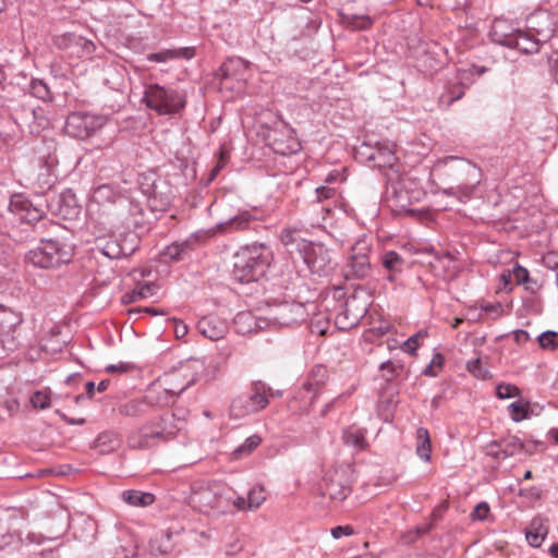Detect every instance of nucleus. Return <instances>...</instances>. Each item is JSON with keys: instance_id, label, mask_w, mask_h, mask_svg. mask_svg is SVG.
Masks as SVG:
<instances>
[{"instance_id": "4468645a", "label": "nucleus", "mask_w": 558, "mask_h": 558, "mask_svg": "<svg viewBox=\"0 0 558 558\" xmlns=\"http://www.w3.org/2000/svg\"><path fill=\"white\" fill-rule=\"evenodd\" d=\"M371 245L366 239H360L351 247L349 263L347 265L345 278L364 279L371 272L368 253Z\"/></svg>"}, {"instance_id": "b1692460", "label": "nucleus", "mask_w": 558, "mask_h": 558, "mask_svg": "<svg viewBox=\"0 0 558 558\" xmlns=\"http://www.w3.org/2000/svg\"><path fill=\"white\" fill-rule=\"evenodd\" d=\"M10 210L19 216V218L27 223L39 222L44 218V211L34 207L33 204L23 198L20 195H16L11 198L9 204Z\"/></svg>"}, {"instance_id": "e433bc0d", "label": "nucleus", "mask_w": 558, "mask_h": 558, "mask_svg": "<svg viewBox=\"0 0 558 558\" xmlns=\"http://www.w3.org/2000/svg\"><path fill=\"white\" fill-rule=\"evenodd\" d=\"M149 411L145 397L143 399L130 400L119 409L120 414L124 416L136 417L146 414Z\"/></svg>"}, {"instance_id": "58836bf2", "label": "nucleus", "mask_w": 558, "mask_h": 558, "mask_svg": "<svg viewBox=\"0 0 558 558\" xmlns=\"http://www.w3.org/2000/svg\"><path fill=\"white\" fill-rule=\"evenodd\" d=\"M156 286L153 283H138L130 293L124 295L125 302H137L155 294Z\"/></svg>"}, {"instance_id": "13d9d810", "label": "nucleus", "mask_w": 558, "mask_h": 558, "mask_svg": "<svg viewBox=\"0 0 558 558\" xmlns=\"http://www.w3.org/2000/svg\"><path fill=\"white\" fill-rule=\"evenodd\" d=\"M522 442H523L522 452H525L526 454L531 456V454L542 452L545 450V444L542 441L527 440V441H522Z\"/></svg>"}, {"instance_id": "e2e57ef3", "label": "nucleus", "mask_w": 558, "mask_h": 558, "mask_svg": "<svg viewBox=\"0 0 558 558\" xmlns=\"http://www.w3.org/2000/svg\"><path fill=\"white\" fill-rule=\"evenodd\" d=\"M520 496L529 498V499H539L542 496V489L536 486H532L529 488H522L519 493Z\"/></svg>"}, {"instance_id": "39448f33", "label": "nucleus", "mask_w": 558, "mask_h": 558, "mask_svg": "<svg viewBox=\"0 0 558 558\" xmlns=\"http://www.w3.org/2000/svg\"><path fill=\"white\" fill-rule=\"evenodd\" d=\"M143 100L149 109L161 116L175 114L186 105L184 94L159 84L148 85L144 92Z\"/></svg>"}, {"instance_id": "f03ea898", "label": "nucleus", "mask_w": 558, "mask_h": 558, "mask_svg": "<svg viewBox=\"0 0 558 558\" xmlns=\"http://www.w3.org/2000/svg\"><path fill=\"white\" fill-rule=\"evenodd\" d=\"M270 263V251L265 244L242 247L234 256L232 276L241 283L257 281Z\"/></svg>"}, {"instance_id": "37998d69", "label": "nucleus", "mask_w": 558, "mask_h": 558, "mask_svg": "<svg viewBox=\"0 0 558 558\" xmlns=\"http://www.w3.org/2000/svg\"><path fill=\"white\" fill-rule=\"evenodd\" d=\"M72 43L78 47L81 50L78 51L80 57H86L89 58L93 56V53L96 50V46L93 41L82 37V36H75L73 35L71 37Z\"/></svg>"}, {"instance_id": "052dcab7", "label": "nucleus", "mask_w": 558, "mask_h": 558, "mask_svg": "<svg viewBox=\"0 0 558 558\" xmlns=\"http://www.w3.org/2000/svg\"><path fill=\"white\" fill-rule=\"evenodd\" d=\"M13 537L8 527L0 522V549L9 546L13 542Z\"/></svg>"}, {"instance_id": "c03bdc74", "label": "nucleus", "mask_w": 558, "mask_h": 558, "mask_svg": "<svg viewBox=\"0 0 558 558\" xmlns=\"http://www.w3.org/2000/svg\"><path fill=\"white\" fill-rule=\"evenodd\" d=\"M508 411L510 414V417L514 422H521L525 418H527L529 415V403H523L521 401H515L509 404Z\"/></svg>"}, {"instance_id": "a211bd4d", "label": "nucleus", "mask_w": 558, "mask_h": 558, "mask_svg": "<svg viewBox=\"0 0 558 558\" xmlns=\"http://www.w3.org/2000/svg\"><path fill=\"white\" fill-rule=\"evenodd\" d=\"M120 199H125L120 196L111 185L104 184L95 189L89 208L104 215L116 217L117 204Z\"/></svg>"}, {"instance_id": "338daca9", "label": "nucleus", "mask_w": 558, "mask_h": 558, "mask_svg": "<svg viewBox=\"0 0 558 558\" xmlns=\"http://www.w3.org/2000/svg\"><path fill=\"white\" fill-rule=\"evenodd\" d=\"M189 331L187 326L181 320H174V335L177 338H183Z\"/></svg>"}, {"instance_id": "774afa93", "label": "nucleus", "mask_w": 558, "mask_h": 558, "mask_svg": "<svg viewBox=\"0 0 558 558\" xmlns=\"http://www.w3.org/2000/svg\"><path fill=\"white\" fill-rule=\"evenodd\" d=\"M557 255L554 254V253H549L547 254L545 257H544V264L547 268L549 269H557L558 268V262L556 260L557 259Z\"/></svg>"}, {"instance_id": "864d4df0", "label": "nucleus", "mask_w": 558, "mask_h": 558, "mask_svg": "<svg viewBox=\"0 0 558 558\" xmlns=\"http://www.w3.org/2000/svg\"><path fill=\"white\" fill-rule=\"evenodd\" d=\"M433 529V523H424L422 525H417L414 531L409 532L405 536L407 543L415 542L418 537L428 534Z\"/></svg>"}, {"instance_id": "a19ab883", "label": "nucleus", "mask_w": 558, "mask_h": 558, "mask_svg": "<svg viewBox=\"0 0 558 558\" xmlns=\"http://www.w3.org/2000/svg\"><path fill=\"white\" fill-rule=\"evenodd\" d=\"M29 94L41 100H51L52 95L48 85L38 78L32 80L29 84Z\"/></svg>"}, {"instance_id": "ea45409f", "label": "nucleus", "mask_w": 558, "mask_h": 558, "mask_svg": "<svg viewBox=\"0 0 558 558\" xmlns=\"http://www.w3.org/2000/svg\"><path fill=\"white\" fill-rule=\"evenodd\" d=\"M427 336L426 329H421L410 338H408L402 344L401 350L410 355H415L416 350L421 347L422 340Z\"/></svg>"}, {"instance_id": "5701e85b", "label": "nucleus", "mask_w": 558, "mask_h": 558, "mask_svg": "<svg viewBox=\"0 0 558 558\" xmlns=\"http://www.w3.org/2000/svg\"><path fill=\"white\" fill-rule=\"evenodd\" d=\"M523 442L517 436H507L498 441H492L487 454L496 459H507L522 452Z\"/></svg>"}, {"instance_id": "f8f14e48", "label": "nucleus", "mask_w": 558, "mask_h": 558, "mask_svg": "<svg viewBox=\"0 0 558 558\" xmlns=\"http://www.w3.org/2000/svg\"><path fill=\"white\" fill-rule=\"evenodd\" d=\"M173 377L174 376H165L162 384L154 386L144 396L149 410L151 408H162L173 404L177 397H179L194 383L193 379H189L180 388H177L172 385Z\"/></svg>"}, {"instance_id": "cd10ccee", "label": "nucleus", "mask_w": 558, "mask_h": 558, "mask_svg": "<svg viewBox=\"0 0 558 558\" xmlns=\"http://www.w3.org/2000/svg\"><path fill=\"white\" fill-rule=\"evenodd\" d=\"M233 324L236 333L246 336L262 330L266 325V320L257 318L252 312L245 311L235 315Z\"/></svg>"}, {"instance_id": "4d7b16f0", "label": "nucleus", "mask_w": 558, "mask_h": 558, "mask_svg": "<svg viewBox=\"0 0 558 558\" xmlns=\"http://www.w3.org/2000/svg\"><path fill=\"white\" fill-rule=\"evenodd\" d=\"M317 202L322 203L324 201L335 199L337 196V191L329 186H319L315 190Z\"/></svg>"}, {"instance_id": "6e6d98bb", "label": "nucleus", "mask_w": 558, "mask_h": 558, "mask_svg": "<svg viewBox=\"0 0 558 558\" xmlns=\"http://www.w3.org/2000/svg\"><path fill=\"white\" fill-rule=\"evenodd\" d=\"M489 510L490 509H489L488 504L485 501H482V502L477 504L476 507L471 512V519L474 521H476V520L483 521L487 518Z\"/></svg>"}, {"instance_id": "49530a36", "label": "nucleus", "mask_w": 558, "mask_h": 558, "mask_svg": "<svg viewBox=\"0 0 558 558\" xmlns=\"http://www.w3.org/2000/svg\"><path fill=\"white\" fill-rule=\"evenodd\" d=\"M120 442L119 436L117 433L108 430L100 433L96 438V445L98 447H106L111 450Z\"/></svg>"}, {"instance_id": "0e129e2a", "label": "nucleus", "mask_w": 558, "mask_h": 558, "mask_svg": "<svg viewBox=\"0 0 558 558\" xmlns=\"http://www.w3.org/2000/svg\"><path fill=\"white\" fill-rule=\"evenodd\" d=\"M228 498H229V506L233 505L240 511L248 510L247 499H245L244 497L239 496V497H236L234 499H231L228 496Z\"/></svg>"}, {"instance_id": "69168bd1", "label": "nucleus", "mask_w": 558, "mask_h": 558, "mask_svg": "<svg viewBox=\"0 0 558 558\" xmlns=\"http://www.w3.org/2000/svg\"><path fill=\"white\" fill-rule=\"evenodd\" d=\"M165 255L169 257L171 260H179L181 258V253L179 252V246L177 243L171 244L166 248Z\"/></svg>"}, {"instance_id": "423d86ee", "label": "nucleus", "mask_w": 558, "mask_h": 558, "mask_svg": "<svg viewBox=\"0 0 558 558\" xmlns=\"http://www.w3.org/2000/svg\"><path fill=\"white\" fill-rule=\"evenodd\" d=\"M70 246L54 240H41L39 246L25 254V262L39 268H56L71 260Z\"/></svg>"}, {"instance_id": "a878e982", "label": "nucleus", "mask_w": 558, "mask_h": 558, "mask_svg": "<svg viewBox=\"0 0 558 558\" xmlns=\"http://www.w3.org/2000/svg\"><path fill=\"white\" fill-rule=\"evenodd\" d=\"M23 114H19V110H15L16 119L21 120L22 124H26L31 133L39 134L43 130L49 126V120L45 116V111L41 107L25 108L22 107Z\"/></svg>"}, {"instance_id": "412c9836", "label": "nucleus", "mask_w": 558, "mask_h": 558, "mask_svg": "<svg viewBox=\"0 0 558 558\" xmlns=\"http://www.w3.org/2000/svg\"><path fill=\"white\" fill-rule=\"evenodd\" d=\"M361 155L377 168H392L397 158L393 149L387 144L377 143L375 146L362 145Z\"/></svg>"}, {"instance_id": "72a5a7b5", "label": "nucleus", "mask_w": 558, "mask_h": 558, "mask_svg": "<svg viewBox=\"0 0 558 558\" xmlns=\"http://www.w3.org/2000/svg\"><path fill=\"white\" fill-rule=\"evenodd\" d=\"M173 549L171 534L168 532L157 533L149 542V550L154 556L169 554Z\"/></svg>"}, {"instance_id": "a18cd8bd", "label": "nucleus", "mask_w": 558, "mask_h": 558, "mask_svg": "<svg viewBox=\"0 0 558 558\" xmlns=\"http://www.w3.org/2000/svg\"><path fill=\"white\" fill-rule=\"evenodd\" d=\"M402 368V364L392 361L383 362L379 366V369L383 373V377L388 381L398 377Z\"/></svg>"}, {"instance_id": "c9c22d12", "label": "nucleus", "mask_w": 558, "mask_h": 558, "mask_svg": "<svg viewBox=\"0 0 558 558\" xmlns=\"http://www.w3.org/2000/svg\"><path fill=\"white\" fill-rule=\"evenodd\" d=\"M101 253L111 258L118 259L131 255L134 252V247L126 248L118 240H108L99 246Z\"/></svg>"}, {"instance_id": "680f3d73", "label": "nucleus", "mask_w": 558, "mask_h": 558, "mask_svg": "<svg viewBox=\"0 0 558 558\" xmlns=\"http://www.w3.org/2000/svg\"><path fill=\"white\" fill-rule=\"evenodd\" d=\"M353 532L354 531L350 525H338L331 529V535L336 539H339L342 536H350Z\"/></svg>"}, {"instance_id": "473e14b6", "label": "nucleus", "mask_w": 558, "mask_h": 558, "mask_svg": "<svg viewBox=\"0 0 558 558\" xmlns=\"http://www.w3.org/2000/svg\"><path fill=\"white\" fill-rule=\"evenodd\" d=\"M122 500L132 507H148L156 500L154 494L136 489H128L121 493Z\"/></svg>"}, {"instance_id": "09e8293b", "label": "nucleus", "mask_w": 558, "mask_h": 558, "mask_svg": "<svg viewBox=\"0 0 558 558\" xmlns=\"http://www.w3.org/2000/svg\"><path fill=\"white\" fill-rule=\"evenodd\" d=\"M496 396L499 399H510L520 396V389L515 385L499 384L496 387Z\"/></svg>"}, {"instance_id": "79ce46f5", "label": "nucleus", "mask_w": 558, "mask_h": 558, "mask_svg": "<svg viewBox=\"0 0 558 558\" xmlns=\"http://www.w3.org/2000/svg\"><path fill=\"white\" fill-rule=\"evenodd\" d=\"M266 500L265 489L262 485H255L252 487L247 495L248 510H255L259 508Z\"/></svg>"}, {"instance_id": "bf43d9fd", "label": "nucleus", "mask_w": 558, "mask_h": 558, "mask_svg": "<svg viewBox=\"0 0 558 558\" xmlns=\"http://www.w3.org/2000/svg\"><path fill=\"white\" fill-rule=\"evenodd\" d=\"M135 368V365L128 362H120L118 364H109L105 367L108 373H129Z\"/></svg>"}, {"instance_id": "5fc2aeb1", "label": "nucleus", "mask_w": 558, "mask_h": 558, "mask_svg": "<svg viewBox=\"0 0 558 558\" xmlns=\"http://www.w3.org/2000/svg\"><path fill=\"white\" fill-rule=\"evenodd\" d=\"M31 402L34 408L44 410L49 407L50 398L46 392L36 391L33 393V396L31 398Z\"/></svg>"}, {"instance_id": "f704fd0d", "label": "nucleus", "mask_w": 558, "mask_h": 558, "mask_svg": "<svg viewBox=\"0 0 558 558\" xmlns=\"http://www.w3.org/2000/svg\"><path fill=\"white\" fill-rule=\"evenodd\" d=\"M280 240L290 253L295 252L299 255L302 253V244L310 243V241L302 239L300 232L295 229H283L280 234Z\"/></svg>"}, {"instance_id": "603ef678", "label": "nucleus", "mask_w": 558, "mask_h": 558, "mask_svg": "<svg viewBox=\"0 0 558 558\" xmlns=\"http://www.w3.org/2000/svg\"><path fill=\"white\" fill-rule=\"evenodd\" d=\"M511 272L517 284L522 286L531 282L529 270L525 267L515 264L511 269Z\"/></svg>"}, {"instance_id": "7c9ffc66", "label": "nucleus", "mask_w": 558, "mask_h": 558, "mask_svg": "<svg viewBox=\"0 0 558 558\" xmlns=\"http://www.w3.org/2000/svg\"><path fill=\"white\" fill-rule=\"evenodd\" d=\"M383 267L388 271L387 279L393 281L396 276L402 272L405 260L396 251H387L381 256Z\"/></svg>"}, {"instance_id": "f3484780", "label": "nucleus", "mask_w": 558, "mask_h": 558, "mask_svg": "<svg viewBox=\"0 0 558 558\" xmlns=\"http://www.w3.org/2000/svg\"><path fill=\"white\" fill-rule=\"evenodd\" d=\"M22 322L21 313L0 304V342L4 349L13 350L16 347L14 332Z\"/></svg>"}, {"instance_id": "4c0bfd02", "label": "nucleus", "mask_w": 558, "mask_h": 558, "mask_svg": "<svg viewBox=\"0 0 558 558\" xmlns=\"http://www.w3.org/2000/svg\"><path fill=\"white\" fill-rule=\"evenodd\" d=\"M416 439H417V445H416L417 456L426 462L429 461L432 446H430V438H429L428 430L425 427L417 428Z\"/></svg>"}, {"instance_id": "9b49d317", "label": "nucleus", "mask_w": 558, "mask_h": 558, "mask_svg": "<svg viewBox=\"0 0 558 558\" xmlns=\"http://www.w3.org/2000/svg\"><path fill=\"white\" fill-rule=\"evenodd\" d=\"M250 62L240 57L228 58L217 70L216 77L222 87L241 92L246 82Z\"/></svg>"}, {"instance_id": "bb28decb", "label": "nucleus", "mask_w": 558, "mask_h": 558, "mask_svg": "<svg viewBox=\"0 0 558 558\" xmlns=\"http://www.w3.org/2000/svg\"><path fill=\"white\" fill-rule=\"evenodd\" d=\"M197 330L210 340H219L228 331L227 323L217 316L209 315L201 318L197 323Z\"/></svg>"}, {"instance_id": "7ed1b4c3", "label": "nucleus", "mask_w": 558, "mask_h": 558, "mask_svg": "<svg viewBox=\"0 0 558 558\" xmlns=\"http://www.w3.org/2000/svg\"><path fill=\"white\" fill-rule=\"evenodd\" d=\"M228 487L216 482L199 481L191 486L190 505L201 513L223 514L229 508Z\"/></svg>"}, {"instance_id": "1a4fd4ad", "label": "nucleus", "mask_w": 558, "mask_h": 558, "mask_svg": "<svg viewBox=\"0 0 558 558\" xmlns=\"http://www.w3.org/2000/svg\"><path fill=\"white\" fill-rule=\"evenodd\" d=\"M353 470L349 464H341L329 470L324 478L323 494L330 500L342 502L352 492Z\"/></svg>"}, {"instance_id": "c756f323", "label": "nucleus", "mask_w": 558, "mask_h": 558, "mask_svg": "<svg viewBox=\"0 0 558 558\" xmlns=\"http://www.w3.org/2000/svg\"><path fill=\"white\" fill-rule=\"evenodd\" d=\"M548 534L547 521L541 517L534 518L525 533L527 543L533 547H539Z\"/></svg>"}, {"instance_id": "6ab92c4d", "label": "nucleus", "mask_w": 558, "mask_h": 558, "mask_svg": "<svg viewBox=\"0 0 558 558\" xmlns=\"http://www.w3.org/2000/svg\"><path fill=\"white\" fill-rule=\"evenodd\" d=\"M113 222L120 223L129 230H136L144 226V214L141 206L129 199H120Z\"/></svg>"}, {"instance_id": "ddd939ff", "label": "nucleus", "mask_w": 558, "mask_h": 558, "mask_svg": "<svg viewBox=\"0 0 558 558\" xmlns=\"http://www.w3.org/2000/svg\"><path fill=\"white\" fill-rule=\"evenodd\" d=\"M300 257L310 271L318 276H327L333 268L330 251L322 243L302 244Z\"/></svg>"}, {"instance_id": "c85d7f7f", "label": "nucleus", "mask_w": 558, "mask_h": 558, "mask_svg": "<svg viewBox=\"0 0 558 558\" xmlns=\"http://www.w3.org/2000/svg\"><path fill=\"white\" fill-rule=\"evenodd\" d=\"M195 56L194 47H184L179 49H166L158 52L148 53L146 59L150 62L163 63L173 59H192Z\"/></svg>"}, {"instance_id": "6e6552de", "label": "nucleus", "mask_w": 558, "mask_h": 558, "mask_svg": "<svg viewBox=\"0 0 558 558\" xmlns=\"http://www.w3.org/2000/svg\"><path fill=\"white\" fill-rule=\"evenodd\" d=\"M107 122L108 118L104 114L75 111L68 116L64 131L73 138L86 140L104 128Z\"/></svg>"}, {"instance_id": "393cba45", "label": "nucleus", "mask_w": 558, "mask_h": 558, "mask_svg": "<svg viewBox=\"0 0 558 558\" xmlns=\"http://www.w3.org/2000/svg\"><path fill=\"white\" fill-rule=\"evenodd\" d=\"M255 221H257V217L252 210H242L228 220L218 222L215 228L220 233L246 231Z\"/></svg>"}, {"instance_id": "9d476101", "label": "nucleus", "mask_w": 558, "mask_h": 558, "mask_svg": "<svg viewBox=\"0 0 558 558\" xmlns=\"http://www.w3.org/2000/svg\"><path fill=\"white\" fill-rule=\"evenodd\" d=\"M265 140L267 146L278 155L289 156L301 150V143L295 136L294 130L282 120L274 123Z\"/></svg>"}, {"instance_id": "2f4dec72", "label": "nucleus", "mask_w": 558, "mask_h": 558, "mask_svg": "<svg viewBox=\"0 0 558 558\" xmlns=\"http://www.w3.org/2000/svg\"><path fill=\"white\" fill-rule=\"evenodd\" d=\"M342 440L345 446L352 447L356 451L365 450L368 447L366 430L353 426L343 430Z\"/></svg>"}, {"instance_id": "f257e3e1", "label": "nucleus", "mask_w": 558, "mask_h": 558, "mask_svg": "<svg viewBox=\"0 0 558 558\" xmlns=\"http://www.w3.org/2000/svg\"><path fill=\"white\" fill-rule=\"evenodd\" d=\"M529 31L513 29L511 33H500L495 28L492 33L493 40L508 48L533 54L539 51L541 45L551 36L554 29L548 15L535 14L529 19Z\"/></svg>"}, {"instance_id": "20e7f679", "label": "nucleus", "mask_w": 558, "mask_h": 558, "mask_svg": "<svg viewBox=\"0 0 558 558\" xmlns=\"http://www.w3.org/2000/svg\"><path fill=\"white\" fill-rule=\"evenodd\" d=\"M172 421H174V415L162 417V425H144L133 430L128 436V447L134 450H146L172 438L181 429V426Z\"/></svg>"}, {"instance_id": "4be33fe9", "label": "nucleus", "mask_w": 558, "mask_h": 558, "mask_svg": "<svg viewBox=\"0 0 558 558\" xmlns=\"http://www.w3.org/2000/svg\"><path fill=\"white\" fill-rule=\"evenodd\" d=\"M307 312L302 303H282L276 308L274 319L280 326H292L306 319Z\"/></svg>"}, {"instance_id": "0eeeda50", "label": "nucleus", "mask_w": 558, "mask_h": 558, "mask_svg": "<svg viewBox=\"0 0 558 558\" xmlns=\"http://www.w3.org/2000/svg\"><path fill=\"white\" fill-rule=\"evenodd\" d=\"M248 397L235 398L230 407L231 413L236 416H244L265 409L270 397H274L272 389L262 380L253 381Z\"/></svg>"}, {"instance_id": "8fccbe9b", "label": "nucleus", "mask_w": 558, "mask_h": 558, "mask_svg": "<svg viewBox=\"0 0 558 558\" xmlns=\"http://www.w3.org/2000/svg\"><path fill=\"white\" fill-rule=\"evenodd\" d=\"M466 369L480 379H486L489 377V372L482 366L481 359H474L466 363Z\"/></svg>"}, {"instance_id": "de8ad7c7", "label": "nucleus", "mask_w": 558, "mask_h": 558, "mask_svg": "<svg viewBox=\"0 0 558 558\" xmlns=\"http://www.w3.org/2000/svg\"><path fill=\"white\" fill-rule=\"evenodd\" d=\"M262 439L259 436L257 435H253V436H250L248 438H246V440L244 441L243 445L239 446L233 454L239 458L241 457L243 453L247 454L250 452H252L254 449H256L259 444H260Z\"/></svg>"}, {"instance_id": "3c124183", "label": "nucleus", "mask_w": 558, "mask_h": 558, "mask_svg": "<svg viewBox=\"0 0 558 558\" xmlns=\"http://www.w3.org/2000/svg\"><path fill=\"white\" fill-rule=\"evenodd\" d=\"M538 342L544 349H556L558 347V332L544 331L538 336Z\"/></svg>"}, {"instance_id": "aec40b11", "label": "nucleus", "mask_w": 558, "mask_h": 558, "mask_svg": "<svg viewBox=\"0 0 558 558\" xmlns=\"http://www.w3.org/2000/svg\"><path fill=\"white\" fill-rule=\"evenodd\" d=\"M463 173L469 179L468 182L460 183L457 186H450L444 190V194L448 196H456L462 203L472 198L473 193L480 183V170L474 165L464 163Z\"/></svg>"}, {"instance_id": "dca6fc26", "label": "nucleus", "mask_w": 558, "mask_h": 558, "mask_svg": "<svg viewBox=\"0 0 558 558\" xmlns=\"http://www.w3.org/2000/svg\"><path fill=\"white\" fill-rule=\"evenodd\" d=\"M328 371L324 365H315L307 374L302 388L299 391L300 398L311 407L316 398L323 392L328 381Z\"/></svg>"}, {"instance_id": "2eb2a0df", "label": "nucleus", "mask_w": 558, "mask_h": 558, "mask_svg": "<svg viewBox=\"0 0 558 558\" xmlns=\"http://www.w3.org/2000/svg\"><path fill=\"white\" fill-rule=\"evenodd\" d=\"M367 310V301L355 292L347 298L342 311L337 315L336 324L341 329H350L359 324Z\"/></svg>"}]
</instances>
